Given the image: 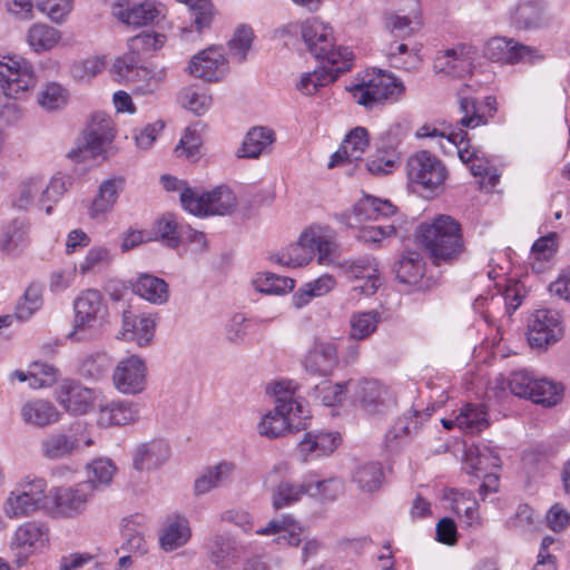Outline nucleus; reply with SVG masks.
Listing matches in <instances>:
<instances>
[{
  "instance_id": "obj_1",
  "label": "nucleus",
  "mask_w": 570,
  "mask_h": 570,
  "mask_svg": "<svg viewBox=\"0 0 570 570\" xmlns=\"http://www.w3.org/2000/svg\"><path fill=\"white\" fill-rule=\"evenodd\" d=\"M416 239L436 264L459 257L464 249L460 224L448 215H440L431 223L421 224L416 230Z\"/></svg>"
},
{
  "instance_id": "obj_2",
  "label": "nucleus",
  "mask_w": 570,
  "mask_h": 570,
  "mask_svg": "<svg viewBox=\"0 0 570 570\" xmlns=\"http://www.w3.org/2000/svg\"><path fill=\"white\" fill-rule=\"evenodd\" d=\"M291 383L277 382L272 386L275 396V407L267 412L258 423V433L275 439L294 426L295 417L303 414L302 402L294 399L289 389Z\"/></svg>"
},
{
  "instance_id": "obj_3",
  "label": "nucleus",
  "mask_w": 570,
  "mask_h": 570,
  "mask_svg": "<svg viewBox=\"0 0 570 570\" xmlns=\"http://www.w3.org/2000/svg\"><path fill=\"white\" fill-rule=\"evenodd\" d=\"M72 330L67 334L71 342H85L91 337L92 330L102 325L108 316V306L104 295L94 288L82 291L73 301Z\"/></svg>"
},
{
  "instance_id": "obj_4",
  "label": "nucleus",
  "mask_w": 570,
  "mask_h": 570,
  "mask_svg": "<svg viewBox=\"0 0 570 570\" xmlns=\"http://www.w3.org/2000/svg\"><path fill=\"white\" fill-rule=\"evenodd\" d=\"M114 138L115 130L111 119L104 112H97L92 116L91 122L77 147L68 153V157L81 161L107 154Z\"/></svg>"
},
{
  "instance_id": "obj_5",
  "label": "nucleus",
  "mask_w": 570,
  "mask_h": 570,
  "mask_svg": "<svg viewBox=\"0 0 570 570\" xmlns=\"http://www.w3.org/2000/svg\"><path fill=\"white\" fill-rule=\"evenodd\" d=\"M404 90L403 83L397 78L382 70L367 75V79L350 88L354 100L366 108H372L387 99H396Z\"/></svg>"
},
{
  "instance_id": "obj_6",
  "label": "nucleus",
  "mask_w": 570,
  "mask_h": 570,
  "mask_svg": "<svg viewBox=\"0 0 570 570\" xmlns=\"http://www.w3.org/2000/svg\"><path fill=\"white\" fill-rule=\"evenodd\" d=\"M354 402L368 414H384L396 405V395L390 386L373 379L352 382Z\"/></svg>"
},
{
  "instance_id": "obj_7",
  "label": "nucleus",
  "mask_w": 570,
  "mask_h": 570,
  "mask_svg": "<svg viewBox=\"0 0 570 570\" xmlns=\"http://www.w3.org/2000/svg\"><path fill=\"white\" fill-rule=\"evenodd\" d=\"M406 174L410 181L426 190H435L446 178V168L433 154L421 150L407 159Z\"/></svg>"
},
{
  "instance_id": "obj_8",
  "label": "nucleus",
  "mask_w": 570,
  "mask_h": 570,
  "mask_svg": "<svg viewBox=\"0 0 570 570\" xmlns=\"http://www.w3.org/2000/svg\"><path fill=\"white\" fill-rule=\"evenodd\" d=\"M35 83L33 70L27 61L13 57L0 59V87L7 97L18 99Z\"/></svg>"
},
{
  "instance_id": "obj_9",
  "label": "nucleus",
  "mask_w": 570,
  "mask_h": 570,
  "mask_svg": "<svg viewBox=\"0 0 570 570\" xmlns=\"http://www.w3.org/2000/svg\"><path fill=\"white\" fill-rule=\"evenodd\" d=\"M50 538L49 527L41 521H28L14 531L10 548L19 563L24 562L31 554L41 551Z\"/></svg>"
},
{
  "instance_id": "obj_10",
  "label": "nucleus",
  "mask_w": 570,
  "mask_h": 570,
  "mask_svg": "<svg viewBox=\"0 0 570 570\" xmlns=\"http://www.w3.org/2000/svg\"><path fill=\"white\" fill-rule=\"evenodd\" d=\"M563 336L561 316L557 311L537 309L529 322L528 342L531 347L543 350Z\"/></svg>"
},
{
  "instance_id": "obj_11",
  "label": "nucleus",
  "mask_w": 570,
  "mask_h": 570,
  "mask_svg": "<svg viewBox=\"0 0 570 570\" xmlns=\"http://www.w3.org/2000/svg\"><path fill=\"white\" fill-rule=\"evenodd\" d=\"M95 491L94 481H83L72 487L56 489L52 495L56 513L63 518H76L82 514Z\"/></svg>"
},
{
  "instance_id": "obj_12",
  "label": "nucleus",
  "mask_w": 570,
  "mask_h": 570,
  "mask_svg": "<svg viewBox=\"0 0 570 570\" xmlns=\"http://www.w3.org/2000/svg\"><path fill=\"white\" fill-rule=\"evenodd\" d=\"M147 372L145 361L137 355H130L117 363L112 373V383L122 394H139L145 390Z\"/></svg>"
},
{
  "instance_id": "obj_13",
  "label": "nucleus",
  "mask_w": 570,
  "mask_h": 570,
  "mask_svg": "<svg viewBox=\"0 0 570 570\" xmlns=\"http://www.w3.org/2000/svg\"><path fill=\"white\" fill-rule=\"evenodd\" d=\"M484 56L500 63L533 62L542 59V55L537 48L505 37L490 39L485 45Z\"/></svg>"
},
{
  "instance_id": "obj_14",
  "label": "nucleus",
  "mask_w": 570,
  "mask_h": 570,
  "mask_svg": "<svg viewBox=\"0 0 570 570\" xmlns=\"http://www.w3.org/2000/svg\"><path fill=\"white\" fill-rule=\"evenodd\" d=\"M475 57V47L460 43L439 52L434 59L433 68L438 73L461 78L471 71Z\"/></svg>"
},
{
  "instance_id": "obj_15",
  "label": "nucleus",
  "mask_w": 570,
  "mask_h": 570,
  "mask_svg": "<svg viewBox=\"0 0 570 570\" xmlns=\"http://www.w3.org/2000/svg\"><path fill=\"white\" fill-rule=\"evenodd\" d=\"M188 70L205 81H219L228 71V61L222 48L209 47L191 58Z\"/></svg>"
},
{
  "instance_id": "obj_16",
  "label": "nucleus",
  "mask_w": 570,
  "mask_h": 570,
  "mask_svg": "<svg viewBox=\"0 0 570 570\" xmlns=\"http://www.w3.org/2000/svg\"><path fill=\"white\" fill-rule=\"evenodd\" d=\"M340 267L348 277L364 281L363 284L354 286V291L361 294L371 296L381 285L379 265L373 257L344 261L340 263Z\"/></svg>"
},
{
  "instance_id": "obj_17",
  "label": "nucleus",
  "mask_w": 570,
  "mask_h": 570,
  "mask_svg": "<svg viewBox=\"0 0 570 570\" xmlns=\"http://www.w3.org/2000/svg\"><path fill=\"white\" fill-rule=\"evenodd\" d=\"M338 364V346L333 341H315L304 358L306 371L322 376L331 375Z\"/></svg>"
},
{
  "instance_id": "obj_18",
  "label": "nucleus",
  "mask_w": 570,
  "mask_h": 570,
  "mask_svg": "<svg viewBox=\"0 0 570 570\" xmlns=\"http://www.w3.org/2000/svg\"><path fill=\"white\" fill-rule=\"evenodd\" d=\"M170 455L169 445L160 439H154L136 446L132 454V466L139 472L159 469Z\"/></svg>"
},
{
  "instance_id": "obj_19",
  "label": "nucleus",
  "mask_w": 570,
  "mask_h": 570,
  "mask_svg": "<svg viewBox=\"0 0 570 570\" xmlns=\"http://www.w3.org/2000/svg\"><path fill=\"white\" fill-rule=\"evenodd\" d=\"M159 13V7L149 1L131 4L127 0H119L112 6V14L119 21L132 27L153 23Z\"/></svg>"
},
{
  "instance_id": "obj_20",
  "label": "nucleus",
  "mask_w": 570,
  "mask_h": 570,
  "mask_svg": "<svg viewBox=\"0 0 570 570\" xmlns=\"http://www.w3.org/2000/svg\"><path fill=\"white\" fill-rule=\"evenodd\" d=\"M459 108L463 116L458 125L465 128H475L488 124V118L493 117L498 110L497 99L488 96L482 102H478L474 98L461 97Z\"/></svg>"
},
{
  "instance_id": "obj_21",
  "label": "nucleus",
  "mask_w": 570,
  "mask_h": 570,
  "mask_svg": "<svg viewBox=\"0 0 570 570\" xmlns=\"http://www.w3.org/2000/svg\"><path fill=\"white\" fill-rule=\"evenodd\" d=\"M209 561L222 570L230 569L237 563V544L227 533H215L206 546Z\"/></svg>"
},
{
  "instance_id": "obj_22",
  "label": "nucleus",
  "mask_w": 570,
  "mask_h": 570,
  "mask_svg": "<svg viewBox=\"0 0 570 570\" xmlns=\"http://www.w3.org/2000/svg\"><path fill=\"white\" fill-rule=\"evenodd\" d=\"M96 392L79 383L70 382L60 386L58 402L72 414H85L91 407Z\"/></svg>"
},
{
  "instance_id": "obj_23",
  "label": "nucleus",
  "mask_w": 570,
  "mask_h": 570,
  "mask_svg": "<svg viewBox=\"0 0 570 570\" xmlns=\"http://www.w3.org/2000/svg\"><path fill=\"white\" fill-rule=\"evenodd\" d=\"M301 35L309 52L320 59L328 48H332V28L318 19H309L301 24Z\"/></svg>"
},
{
  "instance_id": "obj_24",
  "label": "nucleus",
  "mask_w": 570,
  "mask_h": 570,
  "mask_svg": "<svg viewBox=\"0 0 570 570\" xmlns=\"http://www.w3.org/2000/svg\"><path fill=\"white\" fill-rule=\"evenodd\" d=\"M155 320L149 315L136 316L130 311L122 313V336L136 342L140 347L150 344L155 333Z\"/></svg>"
},
{
  "instance_id": "obj_25",
  "label": "nucleus",
  "mask_w": 570,
  "mask_h": 570,
  "mask_svg": "<svg viewBox=\"0 0 570 570\" xmlns=\"http://www.w3.org/2000/svg\"><path fill=\"white\" fill-rule=\"evenodd\" d=\"M139 417V405L129 401H111L100 405L98 424L101 426L126 425Z\"/></svg>"
},
{
  "instance_id": "obj_26",
  "label": "nucleus",
  "mask_w": 570,
  "mask_h": 570,
  "mask_svg": "<svg viewBox=\"0 0 570 570\" xmlns=\"http://www.w3.org/2000/svg\"><path fill=\"white\" fill-rule=\"evenodd\" d=\"M308 229L302 233L298 240L288 245L279 253L272 255V259L283 266L299 267L308 264L313 257V245L311 244Z\"/></svg>"
},
{
  "instance_id": "obj_27",
  "label": "nucleus",
  "mask_w": 570,
  "mask_h": 570,
  "mask_svg": "<svg viewBox=\"0 0 570 570\" xmlns=\"http://www.w3.org/2000/svg\"><path fill=\"white\" fill-rule=\"evenodd\" d=\"M191 537L189 521L183 515L169 517L159 534L160 548L170 552L185 546Z\"/></svg>"
},
{
  "instance_id": "obj_28",
  "label": "nucleus",
  "mask_w": 570,
  "mask_h": 570,
  "mask_svg": "<svg viewBox=\"0 0 570 570\" xmlns=\"http://www.w3.org/2000/svg\"><path fill=\"white\" fill-rule=\"evenodd\" d=\"M341 438L338 433L321 432L317 434L306 433L298 443V450L304 460L332 454L338 446Z\"/></svg>"
},
{
  "instance_id": "obj_29",
  "label": "nucleus",
  "mask_w": 570,
  "mask_h": 570,
  "mask_svg": "<svg viewBox=\"0 0 570 570\" xmlns=\"http://www.w3.org/2000/svg\"><path fill=\"white\" fill-rule=\"evenodd\" d=\"M20 414L26 424L36 428H46L60 419L57 407L51 402L41 399L24 403Z\"/></svg>"
},
{
  "instance_id": "obj_30",
  "label": "nucleus",
  "mask_w": 570,
  "mask_h": 570,
  "mask_svg": "<svg viewBox=\"0 0 570 570\" xmlns=\"http://www.w3.org/2000/svg\"><path fill=\"white\" fill-rule=\"evenodd\" d=\"M546 20V6L541 0L520 1L511 17L513 26L523 30L540 28Z\"/></svg>"
},
{
  "instance_id": "obj_31",
  "label": "nucleus",
  "mask_w": 570,
  "mask_h": 570,
  "mask_svg": "<svg viewBox=\"0 0 570 570\" xmlns=\"http://www.w3.org/2000/svg\"><path fill=\"white\" fill-rule=\"evenodd\" d=\"M259 535L279 534L276 539L278 544L287 543L289 546H298L304 538V529L291 515H283L268 522L264 528L256 531Z\"/></svg>"
},
{
  "instance_id": "obj_32",
  "label": "nucleus",
  "mask_w": 570,
  "mask_h": 570,
  "mask_svg": "<svg viewBox=\"0 0 570 570\" xmlns=\"http://www.w3.org/2000/svg\"><path fill=\"white\" fill-rule=\"evenodd\" d=\"M275 141L274 130L257 126L246 134L242 146L236 151L237 158H258Z\"/></svg>"
},
{
  "instance_id": "obj_33",
  "label": "nucleus",
  "mask_w": 570,
  "mask_h": 570,
  "mask_svg": "<svg viewBox=\"0 0 570 570\" xmlns=\"http://www.w3.org/2000/svg\"><path fill=\"white\" fill-rule=\"evenodd\" d=\"M235 464L223 461L214 466L207 468L194 483V491L197 495L206 494L230 481Z\"/></svg>"
},
{
  "instance_id": "obj_34",
  "label": "nucleus",
  "mask_w": 570,
  "mask_h": 570,
  "mask_svg": "<svg viewBox=\"0 0 570 570\" xmlns=\"http://www.w3.org/2000/svg\"><path fill=\"white\" fill-rule=\"evenodd\" d=\"M396 207L387 199H381L371 195L364 196L353 208L354 220H376L379 217H390L395 214Z\"/></svg>"
},
{
  "instance_id": "obj_35",
  "label": "nucleus",
  "mask_w": 570,
  "mask_h": 570,
  "mask_svg": "<svg viewBox=\"0 0 570 570\" xmlns=\"http://www.w3.org/2000/svg\"><path fill=\"white\" fill-rule=\"evenodd\" d=\"M394 273L400 283L415 285L424 274V263L417 252H407L394 265Z\"/></svg>"
},
{
  "instance_id": "obj_36",
  "label": "nucleus",
  "mask_w": 570,
  "mask_h": 570,
  "mask_svg": "<svg viewBox=\"0 0 570 570\" xmlns=\"http://www.w3.org/2000/svg\"><path fill=\"white\" fill-rule=\"evenodd\" d=\"M80 440L63 433L50 434L41 441L42 455L50 460L70 456L79 448Z\"/></svg>"
},
{
  "instance_id": "obj_37",
  "label": "nucleus",
  "mask_w": 570,
  "mask_h": 570,
  "mask_svg": "<svg viewBox=\"0 0 570 570\" xmlns=\"http://www.w3.org/2000/svg\"><path fill=\"white\" fill-rule=\"evenodd\" d=\"M134 292L154 303L164 304L168 299L167 283L150 274H141L134 284Z\"/></svg>"
},
{
  "instance_id": "obj_38",
  "label": "nucleus",
  "mask_w": 570,
  "mask_h": 570,
  "mask_svg": "<svg viewBox=\"0 0 570 570\" xmlns=\"http://www.w3.org/2000/svg\"><path fill=\"white\" fill-rule=\"evenodd\" d=\"M122 185L124 179L120 177L107 179L100 185L98 195L92 200L90 208L92 218L109 212L114 207Z\"/></svg>"
},
{
  "instance_id": "obj_39",
  "label": "nucleus",
  "mask_w": 570,
  "mask_h": 570,
  "mask_svg": "<svg viewBox=\"0 0 570 570\" xmlns=\"http://www.w3.org/2000/svg\"><path fill=\"white\" fill-rule=\"evenodd\" d=\"M500 462L501 459L498 452L483 442L466 450V464L473 473L487 471L490 468H499Z\"/></svg>"
},
{
  "instance_id": "obj_40",
  "label": "nucleus",
  "mask_w": 570,
  "mask_h": 570,
  "mask_svg": "<svg viewBox=\"0 0 570 570\" xmlns=\"http://www.w3.org/2000/svg\"><path fill=\"white\" fill-rule=\"evenodd\" d=\"M416 410H409L402 417H399L394 425L385 434V445L389 450L394 451L399 448L400 441L411 435L412 431H416L419 425Z\"/></svg>"
},
{
  "instance_id": "obj_41",
  "label": "nucleus",
  "mask_w": 570,
  "mask_h": 570,
  "mask_svg": "<svg viewBox=\"0 0 570 570\" xmlns=\"http://www.w3.org/2000/svg\"><path fill=\"white\" fill-rule=\"evenodd\" d=\"M28 43L36 52L48 51L61 40V32L48 24H33L27 35Z\"/></svg>"
},
{
  "instance_id": "obj_42",
  "label": "nucleus",
  "mask_w": 570,
  "mask_h": 570,
  "mask_svg": "<svg viewBox=\"0 0 570 570\" xmlns=\"http://www.w3.org/2000/svg\"><path fill=\"white\" fill-rule=\"evenodd\" d=\"M312 490V482H303L299 484L291 483L288 481H282L273 493V507L281 509L297 502L304 494L309 495Z\"/></svg>"
},
{
  "instance_id": "obj_43",
  "label": "nucleus",
  "mask_w": 570,
  "mask_h": 570,
  "mask_svg": "<svg viewBox=\"0 0 570 570\" xmlns=\"http://www.w3.org/2000/svg\"><path fill=\"white\" fill-rule=\"evenodd\" d=\"M383 480V470L381 464L367 462L358 465L353 473V482L363 492H374L379 490Z\"/></svg>"
},
{
  "instance_id": "obj_44",
  "label": "nucleus",
  "mask_w": 570,
  "mask_h": 570,
  "mask_svg": "<svg viewBox=\"0 0 570 570\" xmlns=\"http://www.w3.org/2000/svg\"><path fill=\"white\" fill-rule=\"evenodd\" d=\"M351 384L352 381L344 383L323 381L313 387L309 392V396L325 406H333L343 401L346 389Z\"/></svg>"
},
{
  "instance_id": "obj_45",
  "label": "nucleus",
  "mask_w": 570,
  "mask_h": 570,
  "mask_svg": "<svg viewBox=\"0 0 570 570\" xmlns=\"http://www.w3.org/2000/svg\"><path fill=\"white\" fill-rule=\"evenodd\" d=\"M380 320L381 315L376 311L354 313L350 318V338L365 340L375 332Z\"/></svg>"
},
{
  "instance_id": "obj_46",
  "label": "nucleus",
  "mask_w": 570,
  "mask_h": 570,
  "mask_svg": "<svg viewBox=\"0 0 570 570\" xmlns=\"http://www.w3.org/2000/svg\"><path fill=\"white\" fill-rule=\"evenodd\" d=\"M207 215H226L232 213L236 206V197L233 191L224 186L205 193Z\"/></svg>"
},
{
  "instance_id": "obj_47",
  "label": "nucleus",
  "mask_w": 570,
  "mask_h": 570,
  "mask_svg": "<svg viewBox=\"0 0 570 570\" xmlns=\"http://www.w3.org/2000/svg\"><path fill=\"white\" fill-rule=\"evenodd\" d=\"M71 186V178L60 174L55 175L46 188L41 189L39 205L45 208L47 215L52 212V205L56 204Z\"/></svg>"
},
{
  "instance_id": "obj_48",
  "label": "nucleus",
  "mask_w": 570,
  "mask_h": 570,
  "mask_svg": "<svg viewBox=\"0 0 570 570\" xmlns=\"http://www.w3.org/2000/svg\"><path fill=\"white\" fill-rule=\"evenodd\" d=\"M154 233L156 238L163 240L168 247L177 248L184 236V227L178 226L173 215H165L155 223Z\"/></svg>"
},
{
  "instance_id": "obj_49",
  "label": "nucleus",
  "mask_w": 570,
  "mask_h": 570,
  "mask_svg": "<svg viewBox=\"0 0 570 570\" xmlns=\"http://www.w3.org/2000/svg\"><path fill=\"white\" fill-rule=\"evenodd\" d=\"M27 225L22 220L14 219L2 230L0 238V249L4 253H13L24 246L27 240Z\"/></svg>"
},
{
  "instance_id": "obj_50",
  "label": "nucleus",
  "mask_w": 570,
  "mask_h": 570,
  "mask_svg": "<svg viewBox=\"0 0 570 570\" xmlns=\"http://www.w3.org/2000/svg\"><path fill=\"white\" fill-rule=\"evenodd\" d=\"M529 400L544 406H553L561 400V389L547 379L534 380Z\"/></svg>"
},
{
  "instance_id": "obj_51",
  "label": "nucleus",
  "mask_w": 570,
  "mask_h": 570,
  "mask_svg": "<svg viewBox=\"0 0 570 570\" xmlns=\"http://www.w3.org/2000/svg\"><path fill=\"white\" fill-rule=\"evenodd\" d=\"M322 60V66H326L327 70L334 72L336 75V79L341 73H344L351 69L353 53L347 48H334L332 43V48H328L324 51V55L320 57Z\"/></svg>"
},
{
  "instance_id": "obj_52",
  "label": "nucleus",
  "mask_w": 570,
  "mask_h": 570,
  "mask_svg": "<svg viewBox=\"0 0 570 570\" xmlns=\"http://www.w3.org/2000/svg\"><path fill=\"white\" fill-rule=\"evenodd\" d=\"M41 287L36 284H30L16 306V316L20 321H27L41 307Z\"/></svg>"
},
{
  "instance_id": "obj_53",
  "label": "nucleus",
  "mask_w": 570,
  "mask_h": 570,
  "mask_svg": "<svg viewBox=\"0 0 570 570\" xmlns=\"http://www.w3.org/2000/svg\"><path fill=\"white\" fill-rule=\"evenodd\" d=\"M254 283L261 293L276 295L288 293L295 286V281L293 278L278 276L273 273L259 275Z\"/></svg>"
},
{
  "instance_id": "obj_54",
  "label": "nucleus",
  "mask_w": 570,
  "mask_h": 570,
  "mask_svg": "<svg viewBox=\"0 0 570 570\" xmlns=\"http://www.w3.org/2000/svg\"><path fill=\"white\" fill-rule=\"evenodd\" d=\"M335 80L336 75L328 71L326 66H322L313 72L304 73L297 85V89L304 95H313L320 87L327 86Z\"/></svg>"
},
{
  "instance_id": "obj_55",
  "label": "nucleus",
  "mask_w": 570,
  "mask_h": 570,
  "mask_svg": "<svg viewBox=\"0 0 570 570\" xmlns=\"http://www.w3.org/2000/svg\"><path fill=\"white\" fill-rule=\"evenodd\" d=\"M368 134L364 127H356L346 136L342 142V151L347 160L361 159L362 154L368 146Z\"/></svg>"
},
{
  "instance_id": "obj_56",
  "label": "nucleus",
  "mask_w": 570,
  "mask_h": 570,
  "mask_svg": "<svg viewBox=\"0 0 570 570\" xmlns=\"http://www.w3.org/2000/svg\"><path fill=\"white\" fill-rule=\"evenodd\" d=\"M459 428L469 433H475L488 426L485 412L472 404L463 406L458 414Z\"/></svg>"
},
{
  "instance_id": "obj_57",
  "label": "nucleus",
  "mask_w": 570,
  "mask_h": 570,
  "mask_svg": "<svg viewBox=\"0 0 570 570\" xmlns=\"http://www.w3.org/2000/svg\"><path fill=\"white\" fill-rule=\"evenodd\" d=\"M253 39V29L249 26H239L232 39L228 41L230 56L238 62H243L252 47Z\"/></svg>"
},
{
  "instance_id": "obj_58",
  "label": "nucleus",
  "mask_w": 570,
  "mask_h": 570,
  "mask_svg": "<svg viewBox=\"0 0 570 570\" xmlns=\"http://www.w3.org/2000/svg\"><path fill=\"white\" fill-rule=\"evenodd\" d=\"M186 4L190 11L197 31L208 28L214 18V4L212 0H178Z\"/></svg>"
},
{
  "instance_id": "obj_59",
  "label": "nucleus",
  "mask_w": 570,
  "mask_h": 570,
  "mask_svg": "<svg viewBox=\"0 0 570 570\" xmlns=\"http://www.w3.org/2000/svg\"><path fill=\"white\" fill-rule=\"evenodd\" d=\"M181 105L196 115L204 114L212 104V97L197 87L184 88L180 92Z\"/></svg>"
},
{
  "instance_id": "obj_60",
  "label": "nucleus",
  "mask_w": 570,
  "mask_h": 570,
  "mask_svg": "<svg viewBox=\"0 0 570 570\" xmlns=\"http://www.w3.org/2000/svg\"><path fill=\"white\" fill-rule=\"evenodd\" d=\"M68 94L59 83L51 82L38 95L39 105L48 110L53 111L62 108L67 104Z\"/></svg>"
},
{
  "instance_id": "obj_61",
  "label": "nucleus",
  "mask_w": 570,
  "mask_h": 570,
  "mask_svg": "<svg viewBox=\"0 0 570 570\" xmlns=\"http://www.w3.org/2000/svg\"><path fill=\"white\" fill-rule=\"evenodd\" d=\"M311 233L314 256L317 254L318 263L327 264L333 261L334 253L336 250V243L330 236L323 233L321 229H308Z\"/></svg>"
},
{
  "instance_id": "obj_62",
  "label": "nucleus",
  "mask_w": 570,
  "mask_h": 570,
  "mask_svg": "<svg viewBox=\"0 0 570 570\" xmlns=\"http://www.w3.org/2000/svg\"><path fill=\"white\" fill-rule=\"evenodd\" d=\"M110 366V357L107 353L98 352L87 355L80 365V372L85 377L98 380L106 374Z\"/></svg>"
},
{
  "instance_id": "obj_63",
  "label": "nucleus",
  "mask_w": 570,
  "mask_h": 570,
  "mask_svg": "<svg viewBox=\"0 0 570 570\" xmlns=\"http://www.w3.org/2000/svg\"><path fill=\"white\" fill-rule=\"evenodd\" d=\"M41 508L42 507L31 500H28V498L20 497L12 492L9 494L3 505L4 513L10 519L28 517Z\"/></svg>"
},
{
  "instance_id": "obj_64",
  "label": "nucleus",
  "mask_w": 570,
  "mask_h": 570,
  "mask_svg": "<svg viewBox=\"0 0 570 570\" xmlns=\"http://www.w3.org/2000/svg\"><path fill=\"white\" fill-rule=\"evenodd\" d=\"M344 492V483L337 478L312 482L311 497H320L326 501H334Z\"/></svg>"
}]
</instances>
